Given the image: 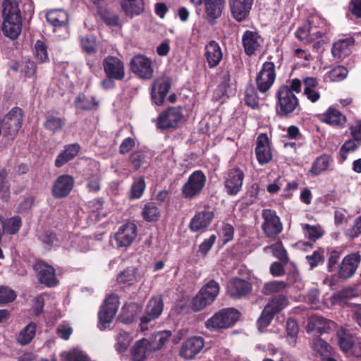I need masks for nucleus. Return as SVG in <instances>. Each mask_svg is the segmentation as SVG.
I'll use <instances>...</instances> for the list:
<instances>
[{
	"label": "nucleus",
	"instance_id": "f257e3e1",
	"mask_svg": "<svg viewBox=\"0 0 361 361\" xmlns=\"http://www.w3.org/2000/svg\"><path fill=\"white\" fill-rule=\"evenodd\" d=\"M240 313L234 308H224L214 314L205 322L209 329H226L233 325L239 319Z\"/></svg>",
	"mask_w": 361,
	"mask_h": 361
},
{
	"label": "nucleus",
	"instance_id": "f03ea898",
	"mask_svg": "<svg viewBox=\"0 0 361 361\" xmlns=\"http://www.w3.org/2000/svg\"><path fill=\"white\" fill-rule=\"evenodd\" d=\"M276 97L278 99V112L283 116L289 115L299 106L297 97L288 85H282L279 88Z\"/></svg>",
	"mask_w": 361,
	"mask_h": 361
},
{
	"label": "nucleus",
	"instance_id": "7ed1b4c3",
	"mask_svg": "<svg viewBox=\"0 0 361 361\" xmlns=\"http://www.w3.org/2000/svg\"><path fill=\"white\" fill-rule=\"evenodd\" d=\"M207 180L204 173L200 170L192 173L183 185L181 192L185 198H193L201 192Z\"/></svg>",
	"mask_w": 361,
	"mask_h": 361
},
{
	"label": "nucleus",
	"instance_id": "20e7f679",
	"mask_svg": "<svg viewBox=\"0 0 361 361\" xmlns=\"http://www.w3.org/2000/svg\"><path fill=\"white\" fill-rule=\"evenodd\" d=\"M119 306V299L116 295H110L104 300L101 311L99 312V328L105 330L107 324H110Z\"/></svg>",
	"mask_w": 361,
	"mask_h": 361
},
{
	"label": "nucleus",
	"instance_id": "39448f33",
	"mask_svg": "<svg viewBox=\"0 0 361 361\" xmlns=\"http://www.w3.org/2000/svg\"><path fill=\"white\" fill-rule=\"evenodd\" d=\"M276 79L275 65L273 62L267 61L258 73L256 82L259 91L262 93L267 92L273 85Z\"/></svg>",
	"mask_w": 361,
	"mask_h": 361
},
{
	"label": "nucleus",
	"instance_id": "423d86ee",
	"mask_svg": "<svg viewBox=\"0 0 361 361\" xmlns=\"http://www.w3.org/2000/svg\"><path fill=\"white\" fill-rule=\"evenodd\" d=\"M262 215L264 219L262 228L267 237L274 238L281 233L283 226L275 211L264 209Z\"/></svg>",
	"mask_w": 361,
	"mask_h": 361
},
{
	"label": "nucleus",
	"instance_id": "0eeeda50",
	"mask_svg": "<svg viewBox=\"0 0 361 361\" xmlns=\"http://www.w3.org/2000/svg\"><path fill=\"white\" fill-rule=\"evenodd\" d=\"M130 66L131 71L140 78L150 79L153 76L152 61L145 55L138 54L133 56Z\"/></svg>",
	"mask_w": 361,
	"mask_h": 361
},
{
	"label": "nucleus",
	"instance_id": "6e6552de",
	"mask_svg": "<svg viewBox=\"0 0 361 361\" xmlns=\"http://www.w3.org/2000/svg\"><path fill=\"white\" fill-rule=\"evenodd\" d=\"M162 298L157 296L152 298L147 303L145 312L140 318V329L144 331L148 329L147 324L157 319L163 312Z\"/></svg>",
	"mask_w": 361,
	"mask_h": 361
},
{
	"label": "nucleus",
	"instance_id": "1a4fd4ad",
	"mask_svg": "<svg viewBox=\"0 0 361 361\" xmlns=\"http://www.w3.org/2000/svg\"><path fill=\"white\" fill-rule=\"evenodd\" d=\"M245 174L239 168L228 171L224 181L226 193L230 196L237 195L243 188Z\"/></svg>",
	"mask_w": 361,
	"mask_h": 361
},
{
	"label": "nucleus",
	"instance_id": "9d476101",
	"mask_svg": "<svg viewBox=\"0 0 361 361\" xmlns=\"http://www.w3.org/2000/svg\"><path fill=\"white\" fill-rule=\"evenodd\" d=\"M182 118L183 114L180 107L169 108L159 114L157 126L161 130L176 128Z\"/></svg>",
	"mask_w": 361,
	"mask_h": 361
},
{
	"label": "nucleus",
	"instance_id": "9b49d317",
	"mask_svg": "<svg viewBox=\"0 0 361 361\" xmlns=\"http://www.w3.org/2000/svg\"><path fill=\"white\" fill-rule=\"evenodd\" d=\"M137 235V226L133 223H126L119 227L114 234V239L118 247L130 246Z\"/></svg>",
	"mask_w": 361,
	"mask_h": 361
},
{
	"label": "nucleus",
	"instance_id": "f8f14e48",
	"mask_svg": "<svg viewBox=\"0 0 361 361\" xmlns=\"http://www.w3.org/2000/svg\"><path fill=\"white\" fill-rule=\"evenodd\" d=\"M204 345V341L202 337L189 338L182 343L179 355L185 360H192L201 352Z\"/></svg>",
	"mask_w": 361,
	"mask_h": 361
},
{
	"label": "nucleus",
	"instance_id": "ddd939ff",
	"mask_svg": "<svg viewBox=\"0 0 361 361\" xmlns=\"http://www.w3.org/2000/svg\"><path fill=\"white\" fill-rule=\"evenodd\" d=\"M190 1L195 6H200L203 0H190ZM204 3L207 20L209 23L213 24L221 15L225 0H204Z\"/></svg>",
	"mask_w": 361,
	"mask_h": 361
},
{
	"label": "nucleus",
	"instance_id": "4468645a",
	"mask_svg": "<svg viewBox=\"0 0 361 361\" xmlns=\"http://www.w3.org/2000/svg\"><path fill=\"white\" fill-rule=\"evenodd\" d=\"M105 73L109 78L121 80L125 77L124 64L119 59L109 56L103 61Z\"/></svg>",
	"mask_w": 361,
	"mask_h": 361
},
{
	"label": "nucleus",
	"instance_id": "2eb2a0df",
	"mask_svg": "<svg viewBox=\"0 0 361 361\" xmlns=\"http://www.w3.org/2000/svg\"><path fill=\"white\" fill-rule=\"evenodd\" d=\"M334 325V323L332 321L327 320L321 316L314 315L309 318L306 331L313 338L319 337V335L327 332Z\"/></svg>",
	"mask_w": 361,
	"mask_h": 361
},
{
	"label": "nucleus",
	"instance_id": "dca6fc26",
	"mask_svg": "<svg viewBox=\"0 0 361 361\" xmlns=\"http://www.w3.org/2000/svg\"><path fill=\"white\" fill-rule=\"evenodd\" d=\"M257 159L260 165L269 163L272 159L270 142L267 134H260L257 139L255 148Z\"/></svg>",
	"mask_w": 361,
	"mask_h": 361
},
{
	"label": "nucleus",
	"instance_id": "f3484780",
	"mask_svg": "<svg viewBox=\"0 0 361 361\" xmlns=\"http://www.w3.org/2000/svg\"><path fill=\"white\" fill-rule=\"evenodd\" d=\"M242 42L245 53L248 56H252L259 52L263 39L257 32L247 30L242 36Z\"/></svg>",
	"mask_w": 361,
	"mask_h": 361
},
{
	"label": "nucleus",
	"instance_id": "a211bd4d",
	"mask_svg": "<svg viewBox=\"0 0 361 361\" xmlns=\"http://www.w3.org/2000/svg\"><path fill=\"white\" fill-rule=\"evenodd\" d=\"M74 178L69 175L59 176L52 187V195L54 197L61 198L69 195L73 188Z\"/></svg>",
	"mask_w": 361,
	"mask_h": 361
},
{
	"label": "nucleus",
	"instance_id": "6ab92c4d",
	"mask_svg": "<svg viewBox=\"0 0 361 361\" xmlns=\"http://www.w3.org/2000/svg\"><path fill=\"white\" fill-rule=\"evenodd\" d=\"M253 0H229V6L233 18L240 22L250 14Z\"/></svg>",
	"mask_w": 361,
	"mask_h": 361
},
{
	"label": "nucleus",
	"instance_id": "aec40b11",
	"mask_svg": "<svg viewBox=\"0 0 361 361\" xmlns=\"http://www.w3.org/2000/svg\"><path fill=\"white\" fill-rule=\"evenodd\" d=\"M204 57L209 68L216 67L223 58L221 48L214 40L210 41L204 47Z\"/></svg>",
	"mask_w": 361,
	"mask_h": 361
},
{
	"label": "nucleus",
	"instance_id": "412c9836",
	"mask_svg": "<svg viewBox=\"0 0 361 361\" xmlns=\"http://www.w3.org/2000/svg\"><path fill=\"white\" fill-rule=\"evenodd\" d=\"M360 262V256L358 254H351L346 256L340 266L339 276L341 278L348 279L355 272Z\"/></svg>",
	"mask_w": 361,
	"mask_h": 361
},
{
	"label": "nucleus",
	"instance_id": "4be33fe9",
	"mask_svg": "<svg viewBox=\"0 0 361 361\" xmlns=\"http://www.w3.org/2000/svg\"><path fill=\"white\" fill-rule=\"evenodd\" d=\"M252 290L251 284L245 280L235 279L228 285V293L234 298H240L248 295Z\"/></svg>",
	"mask_w": 361,
	"mask_h": 361
},
{
	"label": "nucleus",
	"instance_id": "5701e85b",
	"mask_svg": "<svg viewBox=\"0 0 361 361\" xmlns=\"http://www.w3.org/2000/svg\"><path fill=\"white\" fill-rule=\"evenodd\" d=\"M171 87L170 83L164 80H156L152 87V98L157 105L163 104Z\"/></svg>",
	"mask_w": 361,
	"mask_h": 361
},
{
	"label": "nucleus",
	"instance_id": "b1692460",
	"mask_svg": "<svg viewBox=\"0 0 361 361\" xmlns=\"http://www.w3.org/2000/svg\"><path fill=\"white\" fill-rule=\"evenodd\" d=\"M213 218L214 213L212 212H200L191 219L189 227L191 231L195 232L204 230L210 224Z\"/></svg>",
	"mask_w": 361,
	"mask_h": 361
},
{
	"label": "nucleus",
	"instance_id": "393cba45",
	"mask_svg": "<svg viewBox=\"0 0 361 361\" xmlns=\"http://www.w3.org/2000/svg\"><path fill=\"white\" fill-rule=\"evenodd\" d=\"M354 42L355 41L352 37L339 39L336 42L331 49L334 58L339 60L348 56Z\"/></svg>",
	"mask_w": 361,
	"mask_h": 361
},
{
	"label": "nucleus",
	"instance_id": "a878e982",
	"mask_svg": "<svg viewBox=\"0 0 361 361\" xmlns=\"http://www.w3.org/2000/svg\"><path fill=\"white\" fill-rule=\"evenodd\" d=\"M338 343L341 350L348 356H354L355 343L353 336L344 329H340L337 333Z\"/></svg>",
	"mask_w": 361,
	"mask_h": 361
},
{
	"label": "nucleus",
	"instance_id": "bb28decb",
	"mask_svg": "<svg viewBox=\"0 0 361 361\" xmlns=\"http://www.w3.org/2000/svg\"><path fill=\"white\" fill-rule=\"evenodd\" d=\"M80 149V147L77 143L67 145L65 149L57 156L55 160V166L60 168L73 159L78 154Z\"/></svg>",
	"mask_w": 361,
	"mask_h": 361
},
{
	"label": "nucleus",
	"instance_id": "cd10ccee",
	"mask_svg": "<svg viewBox=\"0 0 361 361\" xmlns=\"http://www.w3.org/2000/svg\"><path fill=\"white\" fill-rule=\"evenodd\" d=\"M2 30L6 37L11 39H16L22 31L21 18L19 20L4 19Z\"/></svg>",
	"mask_w": 361,
	"mask_h": 361
},
{
	"label": "nucleus",
	"instance_id": "c85d7f7f",
	"mask_svg": "<svg viewBox=\"0 0 361 361\" xmlns=\"http://www.w3.org/2000/svg\"><path fill=\"white\" fill-rule=\"evenodd\" d=\"M149 341L145 338L137 341L131 349L134 361H144L148 353L152 352L149 348Z\"/></svg>",
	"mask_w": 361,
	"mask_h": 361
},
{
	"label": "nucleus",
	"instance_id": "c756f323",
	"mask_svg": "<svg viewBox=\"0 0 361 361\" xmlns=\"http://www.w3.org/2000/svg\"><path fill=\"white\" fill-rule=\"evenodd\" d=\"M312 20H314V23L311 25L310 41L327 39L325 36L328 30L326 21L319 17H314Z\"/></svg>",
	"mask_w": 361,
	"mask_h": 361
},
{
	"label": "nucleus",
	"instance_id": "7c9ffc66",
	"mask_svg": "<svg viewBox=\"0 0 361 361\" xmlns=\"http://www.w3.org/2000/svg\"><path fill=\"white\" fill-rule=\"evenodd\" d=\"M68 19V14L63 10H52L47 12V21L52 27L65 25Z\"/></svg>",
	"mask_w": 361,
	"mask_h": 361
},
{
	"label": "nucleus",
	"instance_id": "2f4dec72",
	"mask_svg": "<svg viewBox=\"0 0 361 361\" xmlns=\"http://www.w3.org/2000/svg\"><path fill=\"white\" fill-rule=\"evenodd\" d=\"M305 85L304 94L312 102H317L320 98L319 93L315 90L318 86V81L314 77H307L303 79Z\"/></svg>",
	"mask_w": 361,
	"mask_h": 361
},
{
	"label": "nucleus",
	"instance_id": "473e14b6",
	"mask_svg": "<svg viewBox=\"0 0 361 361\" xmlns=\"http://www.w3.org/2000/svg\"><path fill=\"white\" fill-rule=\"evenodd\" d=\"M332 159L329 155L322 154L318 157L312 163L310 173L314 176L320 175L329 167Z\"/></svg>",
	"mask_w": 361,
	"mask_h": 361
},
{
	"label": "nucleus",
	"instance_id": "72a5a7b5",
	"mask_svg": "<svg viewBox=\"0 0 361 361\" xmlns=\"http://www.w3.org/2000/svg\"><path fill=\"white\" fill-rule=\"evenodd\" d=\"M2 6L4 19L21 18L20 9L16 0H4Z\"/></svg>",
	"mask_w": 361,
	"mask_h": 361
},
{
	"label": "nucleus",
	"instance_id": "f704fd0d",
	"mask_svg": "<svg viewBox=\"0 0 361 361\" xmlns=\"http://www.w3.org/2000/svg\"><path fill=\"white\" fill-rule=\"evenodd\" d=\"M121 5L128 16H137L143 10L142 0H121Z\"/></svg>",
	"mask_w": 361,
	"mask_h": 361
},
{
	"label": "nucleus",
	"instance_id": "c9c22d12",
	"mask_svg": "<svg viewBox=\"0 0 361 361\" xmlns=\"http://www.w3.org/2000/svg\"><path fill=\"white\" fill-rule=\"evenodd\" d=\"M75 105L77 109L80 110H94L97 109L99 102L94 97H87L80 94L75 98Z\"/></svg>",
	"mask_w": 361,
	"mask_h": 361
},
{
	"label": "nucleus",
	"instance_id": "e433bc0d",
	"mask_svg": "<svg viewBox=\"0 0 361 361\" xmlns=\"http://www.w3.org/2000/svg\"><path fill=\"white\" fill-rule=\"evenodd\" d=\"M36 333V324L33 322L25 326L18 334L17 341L21 345H27L33 339Z\"/></svg>",
	"mask_w": 361,
	"mask_h": 361
},
{
	"label": "nucleus",
	"instance_id": "4c0bfd02",
	"mask_svg": "<svg viewBox=\"0 0 361 361\" xmlns=\"http://www.w3.org/2000/svg\"><path fill=\"white\" fill-rule=\"evenodd\" d=\"M324 121L334 126H343L345 121V117L337 109L329 108L324 114Z\"/></svg>",
	"mask_w": 361,
	"mask_h": 361
},
{
	"label": "nucleus",
	"instance_id": "58836bf2",
	"mask_svg": "<svg viewBox=\"0 0 361 361\" xmlns=\"http://www.w3.org/2000/svg\"><path fill=\"white\" fill-rule=\"evenodd\" d=\"M264 252L266 253H271L273 256L278 258L282 262L287 264L288 262V257L287 252L283 247L281 242H278L269 246L264 247Z\"/></svg>",
	"mask_w": 361,
	"mask_h": 361
},
{
	"label": "nucleus",
	"instance_id": "ea45409f",
	"mask_svg": "<svg viewBox=\"0 0 361 361\" xmlns=\"http://www.w3.org/2000/svg\"><path fill=\"white\" fill-rule=\"evenodd\" d=\"M312 350L317 352L321 357L331 355V347L319 337L312 338L311 341Z\"/></svg>",
	"mask_w": 361,
	"mask_h": 361
},
{
	"label": "nucleus",
	"instance_id": "a19ab883",
	"mask_svg": "<svg viewBox=\"0 0 361 361\" xmlns=\"http://www.w3.org/2000/svg\"><path fill=\"white\" fill-rule=\"evenodd\" d=\"M171 335V333L169 331H159L154 334L152 341L149 342V348L153 351L159 350L165 344Z\"/></svg>",
	"mask_w": 361,
	"mask_h": 361
},
{
	"label": "nucleus",
	"instance_id": "79ce46f5",
	"mask_svg": "<svg viewBox=\"0 0 361 361\" xmlns=\"http://www.w3.org/2000/svg\"><path fill=\"white\" fill-rule=\"evenodd\" d=\"M142 215L147 221H155L160 216V211L154 202H147L142 209Z\"/></svg>",
	"mask_w": 361,
	"mask_h": 361
},
{
	"label": "nucleus",
	"instance_id": "37998d69",
	"mask_svg": "<svg viewBox=\"0 0 361 361\" xmlns=\"http://www.w3.org/2000/svg\"><path fill=\"white\" fill-rule=\"evenodd\" d=\"M287 287V283L283 281H271L264 283L262 293L265 295L280 293Z\"/></svg>",
	"mask_w": 361,
	"mask_h": 361
},
{
	"label": "nucleus",
	"instance_id": "c03bdc74",
	"mask_svg": "<svg viewBox=\"0 0 361 361\" xmlns=\"http://www.w3.org/2000/svg\"><path fill=\"white\" fill-rule=\"evenodd\" d=\"M139 311V307L135 303H130L122 308V314L121 315V322L124 324H130L133 322Z\"/></svg>",
	"mask_w": 361,
	"mask_h": 361
},
{
	"label": "nucleus",
	"instance_id": "a18cd8bd",
	"mask_svg": "<svg viewBox=\"0 0 361 361\" xmlns=\"http://www.w3.org/2000/svg\"><path fill=\"white\" fill-rule=\"evenodd\" d=\"M204 298H209L213 303L219 292V286L215 281L212 280L205 284L200 290Z\"/></svg>",
	"mask_w": 361,
	"mask_h": 361
},
{
	"label": "nucleus",
	"instance_id": "49530a36",
	"mask_svg": "<svg viewBox=\"0 0 361 361\" xmlns=\"http://www.w3.org/2000/svg\"><path fill=\"white\" fill-rule=\"evenodd\" d=\"M61 357L62 361H87V356L78 348L63 351Z\"/></svg>",
	"mask_w": 361,
	"mask_h": 361
},
{
	"label": "nucleus",
	"instance_id": "de8ad7c7",
	"mask_svg": "<svg viewBox=\"0 0 361 361\" xmlns=\"http://www.w3.org/2000/svg\"><path fill=\"white\" fill-rule=\"evenodd\" d=\"M145 189V181L143 177L134 179L131 185L130 199H139L142 197Z\"/></svg>",
	"mask_w": 361,
	"mask_h": 361
},
{
	"label": "nucleus",
	"instance_id": "09e8293b",
	"mask_svg": "<svg viewBox=\"0 0 361 361\" xmlns=\"http://www.w3.org/2000/svg\"><path fill=\"white\" fill-rule=\"evenodd\" d=\"M355 290L353 288H345L336 293L331 297V302L334 305L343 304L345 300H349L355 297Z\"/></svg>",
	"mask_w": 361,
	"mask_h": 361
},
{
	"label": "nucleus",
	"instance_id": "8fccbe9b",
	"mask_svg": "<svg viewBox=\"0 0 361 361\" xmlns=\"http://www.w3.org/2000/svg\"><path fill=\"white\" fill-rule=\"evenodd\" d=\"M276 313L269 308V306L266 305L261 314L260 317L258 319L257 324L258 329L260 332H263V329L267 327L271 322Z\"/></svg>",
	"mask_w": 361,
	"mask_h": 361
},
{
	"label": "nucleus",
	"instance_id": "3c124183",
	"mask_svg": "<svg viewBox=\"0 0 361 361\" xmlns=\"http://www.w3.org/2000/svg\"><path fill=\"white\" fill-rule=\"evenodd\" d=\"M116 340L115 348L118 353L124 352L129 346L131 341L130 335L123 330L118 331Z\"/></svg>",
	"mask_w": 361,
	"mask_h": 361
},
{
	"label": "nucleus",
	"instance_id": "603ef678",
	"mask_svg": "<svg viewBox=\"0 0 361 361\" xmlns=\"http://www.w3.org/2000/svg\"><path fill=\"white\" fill-rule=\"evenodd\" d=\"M287 340L290 345H295L298 334V325L294 319H289L286 322Z\"/></svg>",
	"mask_w": 361,
	"mask_h": 361
},
{
	"label": "nucleus",
	"instance_id": "864d4df0",
	"mask_svg": "<svg viewBox=\"0 0 361 361\" xmlns=\"http://www.w3.org/2000/svg\"><path fill=\"white\" fill-rule=\"evenodd\" d=\"M211 304H212L211 302V299L209 298H204V296L202 295V293L199 291L193 298L191 307L194 311L198 312Z\"/></svg>",
	"mask_w": 361,
	"mask_h": 361
},
{
	"label": "nucleus",
	"instance_id": "5fc2aeb1",
	"mask_svg": "<svg viewBox=\"0 0 361 361\" xmlns=\"http://www.w3.org/2000/svg\"><path fill=\"white\" fill-rule=\"evenodd\" d=\"M302 229L305 231V236L312 241H316L324 234V231L319 226L305 224L302 226Z\"/></svg>",
	"mask_w": 361,
	"mask_h": 361
},
{
	"label": "nucleus",
	"instance_id": "6e6d98bb",
	"mask_svg": "<svg viewBox=\"0 0 361 361\" xmlns=\"http://www.w3.org/2000/svg\"><path fill=\"white\" fill-rule=\"evenodd\" d=\"M348 73V71L343 66H338L328 72L327 75L331 81L339 82L344 80Z\"/></svg>",
	"mask_w": 361,
	"mask_h": 361
},
{
	"label": "nucleus",
	"instance_id": "4d7b16f0",
	"mask_svg": "<svg viewBox=\"0 0 361 361\" xmlns=\"http://www.w3.org/2000/svg\"><path fill=\"white\" fill-rule=\"evenodd\" d=\"M64 124L65 120L62 118L53 114L47 115V129L55 132L61 129Z\"/></svg>",
	"mask_w": 361,
	"mask_h": 361
},
{
	"label": "nucleus",
	"instance_id": "13d9d810",
	"mask_svg": "<svg viewBox=\"0 0 361 361\" xmlns=\"http://www.w3.org/2000/svg\"><path fill=\"white\" fill-rule=\"evenodd\" d=\"M287 304V298L283 295H279L270 300L267 305L269 306V308L272 309L275 313H277L284 309Z\"/></svg>",
	"mask_w": 361,
	"mask_h": 361
},
{
	"label": "nucleus",
	"instance_id": "bf43d9fd",
	"mask_svg": "<svg viewBox=\"0 0 361 361\" xmlns=\"http://www.w3.org/2000/svg\"><path fill=\"white\" fill-rule=\"evenodd\" d=\"M21 226V220L18 216L12 217L7 221H4L5 233L8 234L16 233Z\"/></svg>",
	"mask_w": 361,
	"mask_h": 361
},
{
	"label": "nucleus",
	"instance_id": "052dcab7",
	"mask_svg": "<svg viewBox=\"0 0 361 361\" xmlns=\"http://www.w3.org/2000/svg\"><path fill=\"white\" fill-rule=\"evenodd\" d=\"M324 250L322 248L313 252L312 255H307L305 259L310 267V269H314L317 267L319 262H323L324 259Z\"/></svg>",
	"mask_w": 361,
	"mask_h": 361
},
{
	"label": "nucleus",
	"instance_id": "680f3d73",
	"mask_svg": "<svg viewBox=\"0 0 361 361\" xmlns=\"http://www.w3.org/2000/svg\"><path fill=\"white\" fill-rule=\"evenodd\" d=\"M360 145L354 138L345 141L340 149V155L342 161H345L347 159L348 154L355 151Z\"/></svg>",
	"mask_w": 361,
	"mask_h": 361
},
{
	"label": "nucleus",
	"instance_id": "e2e57ef3",
	"mask_svg": "<svg viewBox=\"0 0 361 361\" xmlns=\"http://www.w3.org/2000/svg\"><path fill=\"white\" fill-rule=\"evenodd\" d=\"M82 49L88 54L94 53L96 49L95 37L92 35H86L80 38Z\"/></svg>",
	"mask_w": 361,
	"mask_h": 361
},
{
	"label": "nucleus",
	"instance_id": "0e129e2a",
	"mask_svg": "<svg viewBox=\"0 0 361 361\" xmlns=\"http://www.w3.org/2000/svg\"><path fill=\"white\" fill-rule=\"evenodd\" d=\"M16 298V294L11 288L0 286V304L13 302Z\"/></svg>",
	"mask_w": 361,
	"mask_h": 361
},
{
	"label": "nucleus",
	"instance_id": "69168bd1",
	"mask_svg": "<svg viewBox=\"0 0 361 361\" xmlns=\"http://www.w3.org/2000/svg\"><path fill=\"white\" fill-rule=\"evenodd\" d=\"M314 23V20H311L308 24L300 27L295 32V37L300 40H310L311 25Z\"/></svg>",
	"mask_w": 361,
	"mask_h": 361
},
{
	"label": "nucleus",
	"instance_id": "338daca9",
	"mask_svg": "<svg viewBox=\"0 0 361 361\" xmlns=\"http://www.w3.org/2000/svg\"><path fill=\"white\" fill-rule=\"evenodd\" d=\"M245 104L252 108L258 105V97L255 88L252 86H248L245 90Z\"/></svg>",
	"mask_w": 361,
	"mask_h": 361
},
{
	"label": "nucleus",
	"instance_id": "774afa93",
	"mask_svg": "<svg viewBox=\"0 0 361 361\" xmlns=\"http://www.w3.org/2000/svg\"><path fill=\"white\" fill-rule=\"evenodd\" d=\"M117 280L120 283L130 286L135 282L136 279L134 271L133 270L128 269L119 274Z\"/></svg>",
	"mask_w": 361,
	"mask_h": 361
}]
</instances>
